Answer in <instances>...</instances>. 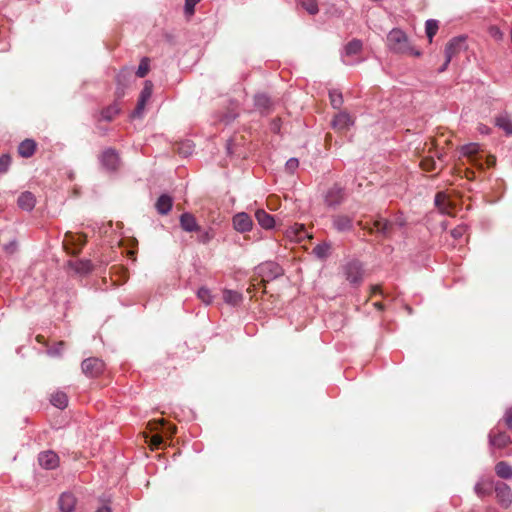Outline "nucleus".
Wrapping results in <instances>:
<instances>
[{
  "mask_svg": "<svg viewBox=\"0 0 512 512\" xmlns=\"http://www.w3.org/2000/svg\"><path fill=\"white\" fill-rule=\"evenodd\" d=\"M387 43L389 48L395 53L415 57L421 55V52L411 45L407 35L400 29H393L389 32Z\"/></svg>",
  "mask_w": 512,
  "mask_h": 512,
  "instance_id": "obj_1",
  "label": "nucleus"
},
{
  "mask_svg": "<svg viewBox=\"0 0 512 512\" xmlns=\"http://www.w3.org/2000/svg\"><path fill=\"white\" fill-rule=\"evenodd\" d=\"M461 150L468 161L478 168L483 169L485 166L489 168L496 164V157L493 155H484L477 143L467 144L463 146Z\"/></svg>",
  "mask_w": 512,
  "mask_h": 512,
  "instance_id": "obj_2",
  "label": "nucleus"
},
{
  "mask_svg": "<svg viewBox=\"0 0 512 512\" xmlns=\"http://www.w3.org/2000/svg\"><path fill=\"white\" fill-rule=\"evenodd\" d=\"M343 274L351 284H360L363 280L364 270L362 264L357 260L347 262L343 267Z\"/></svg>",
  "mask_w": 512,
  "mask_h": 512,
  "instance_id": "obj_3",
  "label": "nucleus"
},
{
  "mask_svg": "<svg viewBox=\"0 0 512 512\" xmlns=\"http://www.w3.org/2000/svg\"><path fill=\"white\" fill-rule=\"evenodd\" d=\"M256 271L264 282L276 279L283 274V269L273 261H267L260 264L256 268Z\"/></svg>",
  "mask_w": 512,
  "mask_h": 512,
  "instance_id": "obj_4",
  "label": "nucleus"
},
{
  "mask_svg": "<svg viewBox=\"0 0 512 512\" xmlns=\"http://www.w3.org/2000/svg\"><path fill=\"white\" fill-rule=\"evenodd\" d=\"M465 38L455 37L451 39L445 47V62L439 69V72H443L447 69L452 58L457 55L464 47Z\"/></svg>",
  "mask_w": 512,
  "mask_h": 512,
  "instance_id": "obj_5",
  "label": "nucleus"
},
{
  "mask_svg": "<svg viewBox=\"0 0 512 512\" xmlns=\"http://www.w3.org/2000/svg\"><path fill=\"white\" fill-rule=\"evenodd\" d=\"M68 272L75 275L84 276L93 270V264L87 259H70L66 263Z\"/></svg>",
  "mask_w": 512,
  "mask_h": 512,
  "instance_id": "obj_6",
  "label": "nucleus"
},
{
  "mask_svg": "<svg viewBox=\"0 0 512 512\" xmlns=\"http://www.w3.org/2000/svg\"><path fill=\"white\" fill-rule=\"evenodd\" d=\"M81 366L83 373L89 377H97L105 368L104 362L95 357L85 359Z\"/></svg>",
  "mask_w": 512,
  "mask_h": 512,
  "instance_id": "obj_7",
  "label": "nucleus"
},
{
  "mask_svg": "<svg viewBox=\"0 0 512 512\" xmlns=\"http://www.w3.org/2000/svg\"><path fill=\"white\" fill-rule=\"evenodd\" d=\"M494 490L498 503L507 508L512 503V491L511 488L503 482L495 483Z\"/></svg>",
  "mask_w": 512,
  "mask_h": 512,
  "instance_id": "obj_8",
  "label": "nucleus"
},
{
  "mask_svg": "<svg viewBox=\"0 0 512 512\" xmlns=\"http://www.w3.org/2000/svg\"><path fill=\"white\" fill-rule=\"evenodd\" d=\"M183 230L189 234L191 237L196 236V238L203 243L208 242L213 237V232L211 226H181Z\"/></svg>",
  "mask_w": 512,
  "mask_h": 512,
  "instance_id": "obj_9",
  "label": "nucleus"
},
{
  "mask_svg": "<svg viewBox=\"0 0 512 512\" xmlns=\"http://www.w3.org/2000/svg\"><path fill=\"white\" fill-rule=\"evenodd\" d=\"M489 444L492 447L502 449L510 444V436L506 432H502L496 429H492L488 435Z\"/></svg>",
  "mask_w": 512,
  "mask_h": 512,
  "instance_id": "obj_10",
  "label": "nucleus"
},
{
  "mask_svg": "<svg viewBox=\"0 0 512 512\" xmlns=\"http://www.w3.org/2000/svg\"><path fill=\"white\" fill-rule=\"evenodd\" d=\"M38 461L45 469H55L59 464V457L53 451H44L39 454Z\"/></svg>",
  "mask_w": 512,
  "mask_h": 512,
  "instance_id": "obj_11",
  "label": "nucleus"
},
{
  "mask_svg": "<svg viewBox=\"0 0 512 512\" xmlns=\"http://www.w3.org/2000/svg\"><path fill=\"white\" fill-rule=\"evenodd\" d=\"M101 162L108 170L114 171L119 167V156L113 149H107L102 153Z\"/></svg>",
  "mask_w": 512,
  "mask_h": 512,
  "instance_id": "obj_12",
  "label": "nucleus"
},
{
  "mask_svg": "<svg viewBox=\"0 0 512 512\" xmlns=\"http://www.w3.org/2000/svg\"><path fill=\"white\" fill-rule=\"evenodd\" d=\"M495 483L491 479H480L474 486L476 495L480 498L490 496L494 489Z\"/></svg>",
  "mask_w": 512,
  "mask_h": 512,
  "instance_id": "obj_13",
  "label": "nucleus"
},
{
  "mask_svg": "<svg viewBox=\"0 0 512 512\" xmlns=\"http://www.w3.org/2000/svg\"><path fill=\"white\" fill-rule=\"evenodd\" d=\"M352 124L353 120L346 112H340L334 117L332 121V126L337 131H344Z\"/></svg>",
  "mask_w": 512,
  "mask_h": 512,
  "instance_id": "obj_14",
  "label": "nucleus"
},
{
  "mask_svg": "<svg viewBox=\"0 0 512 512\" xmlns=\"http://www.w3.org/2000/svg\"><path fill=\"white\" fill-rule=\"evenodd\" d=\"M17 204L19 208L31 211L36 204V197L30 191L22 192L17 199Z\"/></svg>",
  "mask_w": 512,
  "mask_h": 512,
  "instance_id": "obj_15",
  "label": "nucleus"
},
{
  "mask_svg": "<svg viewBox=\"0 0 512 512\" xmlns=\"http://www.w3.org/2000/svg\"><path fill=\"white\" fill-rule=\"evenodd\" d=\"M344 198V192L342 188L333 186L330 188L325 196V202L328 206H335L341 203Z\"/></svg>",
  "mask_w": 512,
  "mask_h": 512,
  "instance_id": "obj_16",
  "label": "nucleus"
},
{
  "mask_svg": "<svg viewBox=\"0 0 512 512\" xmlns=\"http://www.w3.org/2000/svg\"><path fill=\"white\" fill-rule=\"evenodd\" d=\"M76 505V498L71 493H63L59 498L61 512H73Z\"/></svg>",
  "mask_w": 512,
  "mask_h": 512,
  "instance_id": "obj_17",
  "label": "nucleus"
},
{
  "mask_svg": "<svg viewBox=\"0 0 512 512\" xmlns=\"http://www.w3.org/2000/svg\"><path fill=\"white\" fill-rule=\"evenodd\" d=\"M173 205V199L167 194H162L155 203V208L159 214H167Z\"/></svg>",
  "mask_w": 512,
  "mask_h": 512,
  "instance_id": "obj_18",
  "label": "nucleus"
},
{
  "mask_svg": "<svg viewBox=\"0 0 512 512\" xmlns=\"http://www.w3.org/2000/svg\"><path fill=\"white\" fill-rule=\"evenodd\" d=\"M36 150V143L32 139H25L18 146V153L24 158L31 157Z\"/></svg>",
  "mask_w": 512,
  "mask_h": 512,
  "instance_id": "obj_19",
  "label": "nucleus"
},
{
  "mask_svg": "<svg viewBox=\"0 0 512 512\" xmlns=\"http://www.w3.org/2000/svg\"><path fill=\"white\" fill-rule=\"evenodd\" d=\"M435 205L441 213L451 214V203L445 193L438 192L436 194Z\"/></svg>",
  "mask_w": 512,
  "mask_h": 512,
  "instance_id": "obj_20",
  "label": "nucleus"
},
{
  "mask_svg": "<svg viewBox=\"0 0 512 512\" xmlns=\"http://www.w3.org/2000/svg\"><path fill=\"white\" fill-rule=\"evenodd\" d=\"M223 300L229 305L237 306L242 302L243 295L238 291L225 289L223 291Z\"/></svg>",
  "mask_w": 512,
  "mask_h": 512,
  "instance_id": "obj_21",
  "label": "nucleus"
},
{
  "mask_svg": "<svg viewBox=\"0 0 512 512\" xmlns=\"http://www.w3.org/2000/svg\"><path fill=\"white\" fill-rule=\"evenodd\" d=\"M50 402L53 406L64 409L68 405V397L63 391H56L51 395Z\"/></svg>",
  "mask_w": 512,
  "mask_h": 512,
  "instance_id": "obj_22",
  "label": "nucleus"
},
{
  "mask_svg": "<svg viewBox=\"0 0 512 512\" xmlns=\"http://www.w3.org/2000/svg\"><path fill=\"white\" fill-rule=\"evenodd\" d=\"M495 473L502 479L512 478V467L505 461H500L495 465Z\"/></svg>",
  "mask_w": 512,
  "mask_h": 512,
  "instance_id": "obj_23",
  "label": "nucleus"
},
{
  "mask_svg": "<svg viewBox=\"0 0 512 512\" xmlns=\"http://www.w3.org/2000/svg\"><path fill=\"white\" fill-rule=\"evenodd\" d=\"M120 110L119 105L117 103H113L101 111V119L105 121H112L120 113Z\"/></svg>",
  "mask_w": 512,
  "mask_h": 512,
  "instance_id": "obj_24",
  "label": "nucleus"
},
{
  "mask_svg": "<svg viewBox=\"0 0 512 512\" xmlns=\"http://www.w3.org/2000/svg\"><path fill=\"white\" fill-rule=\"evenodd\" d=\"M496 125L507 134H512V120L508 115H500L496 118Z\"/></svg>",
  "mask_w": 512,
  "mask_h": 512,
  "instance_id": "obj_25",
  "label": "nucleus"
},
{
  "mask_svg": "<svg viewBox=\"0 0 512 512\" xmlns=\"http://www.w3.org/2000/svg\"><path fill=\"white\" fill-rule=\"evenodd\" d=\"M197 297L206 305L211 304L213 301V295L211 291L205 286H202L198 289Z\"/></svg>",
  "mask_w": 512,
  "mask_h": 512,
  "instance_id": "obj_26",
  "label": "nucleus"
},
{
  "mask_svg": "<svg viewBox=\"0 0 512 512\" xmlns=\"http://www.w3.org/2000/svg\"><path fill=\"white\" fill-rule=\"evenodd\" d=\"M438 28L439 26L436 20L430 19L426 21L425 30L430 43L432 42L433 37L436 35Z\"/></svg>",
  "mask_w": 512,
  "mask_h": 512,
  "instance_id": "obj_27",
  "label": "nucleus"
},
{
  "mask_svg": "<svg viewBox=\"0 0 512 512\" xmlns=\"http://www.w3.org/2000/svg\"><path fill=\"white\" fill-rule=\"evenodd\" d=\"M255 217L258 224H275V219L264 210H257L255 212Z\"/></svg>",
  "mask_w": 512,
  "mask_h": 512,
  "instance_id": "obj_28",
  "label": "nucleus"
},
{
  "mask_svg": "<svg viewBox=\"0 0 512 512\" xmlns=\"http://www.w3.org/2000/svg\"><path fill=\"white\" fill-rule=\"evenodd\" d=\"M313 253L318 257L319 259H325L329 256L330 253V244L328 243H322L314 247Z\"/></svg>",
  "mask_w": 512,
  "mask_h": 512,
  "instance_id": "obj_29",
  "label": "nucleus"
},
{
  "mask_svg": "<svg viewBox=\"0 0 512 512\" xmlns=\"http://www.w3.org/2000/svg\"><path fill=\"white\" fill-rule=\"evenodd\" d=\"M362 49V42L360 40L354 39L350 41L345 46V52L347 55H355L359 53Z\"/></svg>",
  "mask_w": 512,
  "mask_h": 512,
  "instance_id": "obj_30",
  "label": "nucleus"
},
{
  "mask_svg": "<svg viewBox=\"0 0 512 512\" xmlns=\"http://www.w3.org/2000/svg\"><path fill=\"white\" fill-rule=\"evenodd\" d=\"M330 102L333 108L339 109L343 104L342 93L336 90L329 92Z\"/></svg>",
  "mask_w": 512,
  "mask_h": 512,
  "instance_id": "obj_31",
  "label": "nucleus"
},
{
  "mask_svg": "<svg viewBox=\"0 0 512 512\" xmlns=\"http://www.w3.org/2000/svg\"><path fill=\"white\" fill-rule=\"evenodd\" d=\"M300 5L309 13L316 14L318 13V3L317 0H299Z\"/></svg>",
  "mask_w": 512,
  "mask_h": 512,
  "instance_id": "obj_32",
  "label": "nucleus"
},
{
  "mask_svg": "<svg viewBox=\"0 0 512 512\" xmlns=\"http://www.w3.org/2000/svg\"><path fill=\"white\" fill-rule=\"evenodd\" d=\"M153 84L151 81L147 80L144 83V87L140 93L139 100H143L148 102L152 96Z\"/></svg>",
  "mask_w": 512,
  "mask_h": 512,
  "instance_id": "obj_33",
  "label": "nucleus"
},
{
  "mask_svg": "<svg viewBox=\"0 0 512 512\" xmlns=\"http://www.w3.org/2000/svg\"><path fill=\"white\" fill-rule=\"evenodd\" d=\"M255 105L258 108L267 109L270 107V98L265 94H258L255 96Z\"/></svg>",
  "mask_w": 512,
  "mask_h": 512,
  "instance_id": "obj_34",
  "label": "nucleus"
},
{
  "mask_svg": "<svg viewBox=\"0 0 512 512\" xmlns=\"http://www.w3.org/2000/svg\"><path fill=\"white\" fill-rule=\"evenodd\" d=\"M420 166L425 171H433L437 168L436 161L433 157H425L421 160Z\"/></svg>",
  "mask_w": 512,
  "mask_h": 512,
  "instance_id": "obj_35",
  "label": "nucleus"
},
{
  "mask_svg": "<svg viewBox=\"0 0 512 512\" xmlns=\"http://www.w3.org/2000/svg\"><path fill=\"white\" fill-rule=\"evenodd\" d=\"M85 241H86V239L83 235H76V236L66 235L65 240H64V245H67L68 242H71L73 244H76L78 246V250H79L80 247L85 243Z\"/></svg>",
  "mask_w": 512,
  "mask_h": 512,
  "instance_id": "obj_36",
  "label": "nucleus"
},
{
  "mask_svg": "<svg viewBox=\"0 0 512 512\" xmlns=\"http://www.w3.org/2000/svg\"><path fill=\"white\" fill-rule=\"evenodd\" d=\"M64 347L65 343L63 341H59L58 343H56V345L47 350V354L51 357L61 356Z\"/></svg>",
  "mask_w": 512,
  "mask_h": 512,
  "instance_id": "obj_37",
  "label": "nucleus"
},
{
  "mask_svg": "<svg viewBox=\"0 0 512 512\" xmlns=\"http://www.w3.org/2000/svg\"><path fill=\"white\" fill-rule=\"evenodd\" d=\"M149 71V60L148 58H143L139 64L136 75L140 78H143L147 75Z\"/></svg>",
  "mask_w": 512,
  "mask_h": 512,
  "instance_id": "obj_38",
  "label": "nucleus"
},
{
  "mask_svg": "<svg viewBox=\"0 0 512 512\" xmlns=\"http://www.w3.org/2000/svg\"><path fill=\"white\" fill-rule=\"evenodd\" d=\"M233 224H252V219L247 213L241 212L233 217Z\"/></svg>",
  "mask_w": 512,
  "mask_h": 512,
  "instance_id": "obj_39",
  "label": "nucleus"
},
{
  "mask_svg": "<svg viewBox=\"0 0 512 512\" xmlns=\"http://www.w3.org/2000/svg\"><path fill=\"white\" fill-rule=\"evenodd\" d=\"M11 164V156L9 154H3L0 157V173H6Z\"/></svg>",
  "mask_w": 512,
  "mask_h": 512,
  "instance_id": "obj_40",
  "label": "nucleus"
},
{
  "mask_svg": "<svg viewBox=\"0 0 512 512\" xmlns=\"http://www.w3.org/2000/svg\"><path fill=\"white\" fill-rule=\"evenodd\" d=\"M146 103L147 102L138 99L136 108L132 112L131 117L132 118H140V117H142V115L144 113V110H145Z\"/></svg>",
  "mask_w": 512,
  "mask_h": 512,
  "instance_id": "obj_41",
  "label": "nucleus"
},
{
  "mask_svg": "<svg viewBox=\"0 0 512 512\" xmlns=\"http://www.w3.org/2000/svg\"><path fill=\"white\" fill-rule=\"evenodd\" d=\"M196 218L193 214L190 213H183L180 216V224L186 225V224H196Z\"/></svg>",
  "mask_w": 512,
  "mask_h": 512,
  "instance_id": "obj_42",
  "label": "nucleus"
},
{
  "mask_svg": "<svg viewBox=\"0 0 512 512\" xmlns=\"http://www.w3.org/2000/svg\"><path fill=\"white\" fill-rule=\"evenodd\" d=\"M489 34H490V36H491L493 39H495V40H497V41L502 40V39H503V37H504L503 32H502L498 27H496V26H491V27L489 28Z\"/></svg>",
  "mask_w": 512,
  "mask_h": 512,
  "instance_id": "obj_43",
  "label": "nucleus"
},
{
  "mask_svg": "<svg viewBox=\"0 0 512 512\" xmlns=\"http://www.w3.org/2000/svg\"><path fill=\"white\" fill-rule=\"evenodd\" d=\"M299 166V161L298 159L296 158H290L287 162H286V170L290 173H293Z\"/></svg>",
  "mask_w": 512,
  "mask_h": 512,
  "instance_id": "obj_44",
  "label": "nucleus"
},
{
  "mask_svg": "<svg viewBox=\"0 0 512 512\" xmlns=\"http://www.w3.org/2000/svg\"><path fill=\"white\" fill-rule=\"evenodd\" d=\"M178 153L184 154L185 156L189 155L192 151V146L189 142L182 143L177 148Z\"/></svg>",
  "mask_w": 512,
  "mask_h": 512,
  "instance_id": "obj_45",
  "label": "nucleus"
},
{
  "mask_svg": "<svg viewBox=\"0 0 512 512\" xmlns=\"http://www.w3.org/2000/svg\"><path fill=\"white\" fill-rule=\"evenodd\" d=\"M503 420L508 428L512 429V406L509 407L503 416Z\"/></svg>",
  "mask_w": 512,
  "mask_h": 512,
  "instance_id": "obj_46",
  "label": "nucleus"
},
{
  "mask_svg": "<svg viewBox=\"0 0 512 512\" xmlns=\"http://www.w3.org/2000/svg\"><path fill=\"white\" fill-rule=\"evenodd\" d=\"M3 248L6 251V253L13 254L17 250V244H16L15 241H11V242H9L7 244H4Z\"/></svg>",
  "mask_w": 512,
  "mask_h": 512,
  "instance_id": "obj_47",
  "label": "nucleus"
},
{
  "mask_svg": "<svg viewBox=\"0 0 512 512\" xmlns=\"http://www.w3.org/2000/svg\"><path fill=\"white\" fill-rule=\"evenodd\" d=\"M464 228L465 226H456L455 228H453L450 233L451 235L454 237V238H459L463 235L464 233Z\"/></svg>",
  "mask_w": 512,
  "mask_h": 512,
  "instance_id": "obj_48",
  "label": "nucleus"
},
{
  "mask_svg": "<svg viewBox=\"0 0 512 512\" xmlns=\"http://www.w3.org/2000/svg\"><path fill=\"white\" fill-rule=\"evenodd\" d=\"M151 443L153 446L158 447L162 443V437L159 435H155L151 439Z\"/></svg>",
  "mask_w": 512,
  "mask_h": 512,
  "instance_id": "obj_49",
  "label": "nucleus"
},
{
  "mask_svg": "<svg viewBox=\"0 0 512 512\" xmlns=\"http://www.w3.org/2000/svg\"><path fill=\"white\" fill-rule=\"evenodd\" d=\"M253 226H238L237 230L241 233H246L251 231Z\"/></svg>",
  "mask_w": 512,
  "mask_h": 512,
  "instance_id": "obj_50",
  "label": "nucleus"
},
{
  "mask_svg": "<svg viewBox=\"0 0 512 512\" xmlns=\"http://www.w3.org/2000/svg\"><path fill=\"white\" fill-rule=\"evenodd\" d=\"M372 294L382 293L381 287L379 285H374L371 287Z\"/></svg>",
  "mask_w": 512,
  "mask_h": 512,
  "instance_id": "obj_51",
  "label": "nucleus"
},
{
  "mask_svg": "<svg viewBox=\"0 0 512 512\" xmlns=\"http://www.w3.org/2000/svg\"><path fill=\"white\" fill-rule=\"evenodd\" d=\"M95 512H112V511H111V508L109 506L103 505L102 507H100Z\"/></svg>",
  "mask_w": 512,
  "mask_h": 512,
  "instance_id": "obj_52",
  "label": "nucleus"
},
{
  "mask_svg": "<svg viewBox=\"0 0 512 512\" xmlns=\"http://www.w3.org/2000/svg\"><path fill=\"white\" fill-rule=\"evenodd\" d=\"M196 1L195 0H186V9L189 10V9H192L193 6L195 5Z\"/></svg>",
  "mask_w": 512,
  "mask_h": 512,
  "instance_id": "obj_53",
  "label": "nucleus"
},
{
  "mask_svg": "<svg viewBox=\"0 0 512 512\" xmlns=\"http://www.w3.org/2000/svg\"><path fill=\"white\" fill-rule=\"evenodd\" d=\"M279 129H280V128H279V124H278L277 122H274V123L272 124V130H273L274 132H278V131H279Z\"/></svg>",
  "mask_w": 512,
  "mask_h": 512,
  "instance_id": "obj_54",
  "label": "nucleus"
},
{
  "mask_svg": "<svg viewBox=\"0 0 512 512\" xmlns=\"http://www.w3.org/2000/svg\"><path fill=\"white\" fill-rule=\"evenodd\" d=\"M297 227H298V226H295V228H297ZM299 227L301 228V230H298V229H295V230H294V233H296L297 235H298V233H300V232L304 231V227H305V226H304V225H301V226H299Z\"/></svg>",
  "mask_w": 512,
  "mask_h": 512,
  "instance_id": "obj_55",
  "label": "nucleus"
},
{
  "mask_svg": "<svg viewBox=\"0 0 512 512\" xmlns=\"http://www.w3.org/2000/svg\"><path fill=\"white\" fill-rule=\"evenodd\" d=\"M36 340L39 342V343H43L44 342V337L42 335H38L36 337Z\"/></svg>",
  "mask_w": 512,
  "mask_h": 512,
  "instance_id": "obj_56",
  "label": "nucleus"
},
{
  "mask_svg": "<svg viewBox=\"0 0 512 512\" xmlns=\"http://www.w3.org/2000/svg\"><path fill=\"white\" fill-rule=\"evenodd\" d=\"M374 306H375L376 308H378V309H382V308H383V306H382V304H381L380 302H376V303H374Z\"/></svg>",
  "mask_w": 512,
  "mask_h": 512,
  "instance_id": "obj_57",
  "label": "nucleus"
},
{
  "mask_svg": "<svg viewBox=\"0 0 512 512\" xmlns=\"http://www.w3.org/2000/svg\"><path fill=\"white\" fill-rule=\"evenodd\" d=\"M486 512H497V511H496L495 509L488 508V509L486 510Z\"/></svg>",
  "mask_w": 512,
  "mask_h": 512,
  "instance_id": "obj_58",
  "label": "nucleus"
},
{
  "mask_svg": "<svg viewBox=\"0 0 512 512\" xmlns=\"http://www.w3.org/2000/svg\"><path fill=\"white\" fill-rule=\"evenodd\" d=\"M373 224H376V225H379V224H382L380 221H375ZM384 224H387L386 222Z\"/></svg>",
  "mask_w": 512,
  "mask_h": 512,
  "instance_id": "obj_59",
  "label": "nucleus"
},
{
  "mask_svg": "<svg viewBox=\"0 0 512 512\" xmlns=\"http://www.w3.org/2000/svg\"><path fill=\"white\" fill-rule=\"evenodd\" d=\"M356 224L361 225L362 224V220H357Z\"/></svg>",
  "mask_w": 512,
  "mask_h": 512,
  "instance_id": "obj_60",
  "label": "nucleus"
},
{
  "mask_svg": "<svg viewBox=\"0 0 512 512\" xmlns=\"http://www.w3.org/2000/svg\"><path fill=\"white\" fill-rule=\"evenodd\" d=\"M265 228H273L274 226H271V225H268V226H264Z\"/></svg>",
  "mask_w": 512,
  "mask_h": 512,
  "instance_id": "obj_61",
  "label": "nucleus"
},
{
  "mask_svg": "<svg viewBox=\"0 0 512 512\" xmlns=\"http://www.w3.org/2000/svg\"><path fill=\"white\" fill-rule=\"evenodd\" d=\"M344 227V225L339 226L340 230H343Z\"/></svg>",
  "mask_w": 512,
  "mask_h": 512,
  "instance_id": "obj_62",
  "label": "nucleus"
}]
</instances>
